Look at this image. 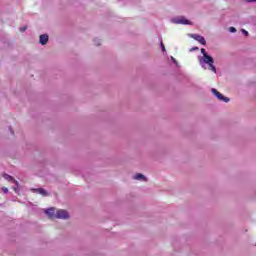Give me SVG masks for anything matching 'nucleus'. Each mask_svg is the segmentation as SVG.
Returning <instances> with one entry per match:
<instances>
[{
	"label": "nucleus",
	"instance_id": "a211bd4d",
	"mask_svg": "<svg viewBox=\"0 0 256 256\" xmlns=\"http://www.w3.org/2000/svg\"><path fill=\"white\" fill-rule=\"evenodd\" d=\"M248 3H255L256 0H246Z\"/></svg>",
	"mask_w": 256,
	"mask_h": 256
},
{
	"label": "nucleus",
	"instance_id": "423d86ee",
	"mask_svg": "<svg viewBox=\"0 0 256 256\" xmlns=\"http://www.w3.org/2000/svg\"><path fill=\"white\" fill-rule=\"evenodd\" d=\"M192 39H195V41H198L201 45H205L207 41H205V37L198 35V34H192Z\"/></svg>",
	"mask_w": 256,
	"mask_h": 256
},
{
	"label": "nucleus",
	"instance_id": "2eb2a0df",
	"mask_svg": "<svg viewBox=\"0 0 256 256\" xmlns=\"http://www.w3.org/2000/svg\"><path fill=\"white\" fill-rule=\"evenodd\" d=\"M241 31H242V33H243L244 35H246V36L249 35V32H248L247 30L242 29Z\"/></svg>",
	"mask_w": 256,
	"mask_h": 256
},
{
	"label": "nucleus",
	"instance_id": "39448f33",
	"mask_svg": "<svg viewBox=\"0 0 256 256\" xmlns=\"http://www.w3.org/2000/svg\"><path fill=\"white\" fill-rule=\"evenodd\" d=\"M4 179H6L7 181H11L12 183L15 184V186H13L14 191L17 193V189L19 187V182H17L13 177H11L8 174L4 175Z\"/></svg>",
	"mask_w": 256,
	"mask_h": 256
},
{
	"label": "nucleus",
	"instance_id": "ddd939ff",
	"mask_svg": "<svg viewBox=\"0 0 256 256\" xmlns=\"http://www.w3.org/2000/svg\"><path fill=\"white\" fill-rule=\"evenodd\" d=\"M20 31H21V33H25V31H27V27H25V26H24V27H21V28H20Z\"/></svg>",
	"mask_w": 256,
	"mask_h": 256
},
{
	"label": "nucleus",
	"instance_id": "dca6fc26",
	"mask_svg": "<svg viewBox=\"0 0 256 256\" xmlns=\"http://www.w3.org/2000/svg\"><path fill=\"white\" fill-rule=\"evenodd\" d=\"M161 49H162V51H163V53H165V45L163 44V42H161Z\"/></svg>",
	"mask_w": 256,
	"mask_h": 256
},
{
	"label": "nucleus",
	"instance_id": "1a4fd4ad",
	"mask_svg": "<svg viewBox=\"0 0 256 256\" xmlns=\"http://www.w3.org/2000/svg\"><path fill=\"white\" fill-rule=\"evenodd\" d=\"M35 192L39 195H42V197H47V195H49V193H47L46 190L43 188H38L35 190Z\"/></svg>",
	"mask_w": 256,
	"mask_h": 256
},
{
	"label": "nucleus",
	"instance_id": "6e6552de",
	"mask_svg": "<svg viewBox=\"0 0 256 256\" xmlns=\"http://www.w3.org/2000/svg\"><path fill=\"white\" fill-rule=\"evenodd\" d=\"M46 215H48V217H55V208H48L45 210Z\"/></svg>",
	"mask_w": 256,
	"mask_h": 256
},
{
	"label": "nucleus",
	"instance_id": "f8f14e48",
	"mask_svg": "<svg viewBox=\"0 0 256 256\" xmlns=\"http://www.w3.org/2000/svg\"><path fill=\"white\" fill-rule=\"evenodd\" d=\"M171 61L176 64V67H179V63H177V60L173 56H171Z\"/></svg>",
	"mask_w": 256,
	"mask_h": 256
},
{
	"label": "nucleus",
	"instance_id": "0eeeda50",
	"mask_svg": "<svg viewBox=\"0 0 256 256\" xmlns=\"http://www.w3.org/2000/svg\"><path fill=\"white\" fill-rule=\"evenodd\" d=\"M40 45H47V43L49 42V35L47 34H42L40 35Z\"/></svg>",
	"mask_w": 256,
	"mask_h": 256
},
{
	"label": "nucleus",
	"instance_id": "f3484780",
	"mask_svg": "<svg viewBox=\"0 0 256 256\" xmlns=\"http://www.w3.org/2000/svg\"><path fill=\"white\" fill-rule=\"evenodd\" d=\"M190 51H191V52H193V51H199V47H193V48L190 49Z\"/></svg>",
	"mask_w": 256,
	"mask_h": 256
},
{
	"label": "nucleus",
	"instance_id": "9b49d317",
	"mask_svg": "<svg viewBox=\"0 0 256 256\" xmlns=\"http://www.w3.org/2000/svg\"><path fill=\"white\" fill-rule=\"evenodd\" d=\"M229 32L230 33H237V29L235 27H230Z\"/></svg>",
	"mask_w": 256,
	"mask_h": 256
},
{
	"label": "nucleus",
	"instance_id": "f257e3e1",
	"mask_svg": "<svg viewBox=\"0 0 256 256\" xmlns=\"http://www.w3.org/2000/svg\"><path fill=\"white\" fill-rule=\"evenodd\" d=\"M202 56H198L199 65L202 67V69H207V65L213 73H217V68H215V60L213 57L209 56L207 54V51H205L204 48L201 49Z\"/></svg>",
	"mask_w": 256,
	"mask_h": 256
},
{
	"label": "nucleus",
	"instance_id": "f03ea898",
	"mask_svg": "<svg viewBox=\"0 0 256 256\" xmlns=\"http://www.w3.org/2000/svg\"><path fill=\"white\" fill-rule=\"evenodd\" d=\"M171 21L173 23H175L176 25H191V22L183 16H178V17L172 18Z\"/></svg>",
	"mask_w": 256,
	"mask_h": 256
},
{
	"label": "nucleus",
	"instance_id": "4468645a",
	"mask_svg": "<svg viewBox=\"0 0 256 256\" xmlns=\"http://www.w3.org/2000/svg\"><path fill=\"white\" fill-rule=\"evenodd\" d=\"M3 193H9V189L7 187L2 188Z\"/></svg>",
	"mask_w": 256,
	"mask_h": 256
},
{
	"label": "nucleus",
	"instance_id": "20e7f679",
	"mask_svg": "<svg viewBox=\"0 0 256 256\" xmlns=\"http://www.w3.org/2000/svg\"><path fill=\"white\" fill-rule=\"evenodd\" d=\"M56 219H69V213L66 210H57L55 213Z\"/></svg>",
	"mask_w": 256,
	"mask_h": 256
},
{
	"label": "nucleus",
	"instance_id": "9d476101",
	"mask_svg": "<svg viewBox=\"0 0 256 256\" xmlns=\"http://www.w3.org/2000/svg\"><path fill=\"white\" fill-rule=\"evenodd\" d=\"M133 179H135L136 181H147L143 174H136L133 176Z\"/></svg>",
	"mask_w": 256,
	"mask_h": 256
},
{
	"label": "nucleus",
	"instance_id": "7ed1b4c3",
	"mask_svg": "<svg viewBox=\"0 0 256 256\" xmlns=\"http://www.w3.org/2000/svg\"><path fill=\"white\" fill-rule=\"evenodd\" d=\"M211 91L215 95V97H217L219 99V101H223L224 103H229V98L223 96V94H221L219 91H217V89L212 88Z\"/></svg>",
	"mask_w": 256,
	"mask_h": 256
}]
</instances>
